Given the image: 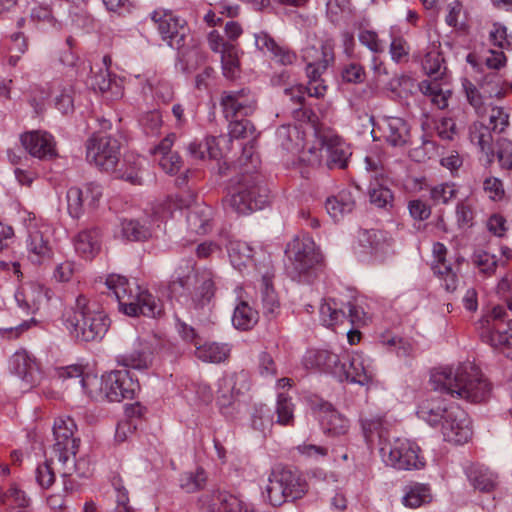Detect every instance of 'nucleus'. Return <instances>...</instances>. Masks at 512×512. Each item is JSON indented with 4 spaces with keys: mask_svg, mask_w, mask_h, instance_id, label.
<instances>
[{
    "mask_svg": "<svg viewBox=\"0 0 512 512\" xmlns=\"http://www.w3.org/2000/svg\"><path fill=\"white\" fill-rule=\"evenodd\" d=\"M430 384L435 391L472 403L484 402L491 395V384L480 368L471 362L434 369Z\"/></svg>",
    "mask_w": 512,
    "mask_h": 512,
    "instance_id": "nucleus-1",
    "label": "nucleus"
},
{
    "mask_svg": "<svg viewBox=\"0 0 512 512\" xmlns=\"http://www.w3.org/2000/svg\"><path fill=\"white\" fill-rule=\"evenodd\" d=\"M108 295H113L118 302L119 310L127 316L139 315L157 318L164 313L163 304L147 290L119 274H110L105 280Z\"/></svg>",
    "mask_w": 512,
    "mask_h": 512,
    "instance_id": "nucleus-2",
    "label": "nucleus"
},
{
    "mask_svg": "<svg viewBox=\"0 0 512 512\" xmlns=\"http://www.w3.org/2000/svg\"><path fill=\"white\" fill-rule=\"evenodd\" d=\"M65 325L76 339L98 341L107 333L110 319L103 310L90 304L84 295H79L74 310L65 318Z\"/></svg>",
    "mask_w": 512,
    "mask_h": 512,
    "instance_id": "nucleus-3",
    "label": "nucleus"
},
{
    "mask_svg": "<svg viewBox=\"0 0 512 512\" xmlns=\"http://www.w3.org/2000/svg\"><path fill=\"white\" fill-rule=\"evenodd\" d=\"M76 429V423L70 417H59L54 422V444L51 453L55 454L58 464L62 466V468H58L62 477L70 476L74 471L80 476H87L86 472L80 471V466L85 462L83 460L75 461L80 443V440L74 436Z\"/></svg>",
    "mask_w": 512,
    "mask_h": 512,
    "instance_id": "nucleus-4",
    "label": "nucleus"
},
{
    "mask_svg": "<svg viewBox=\"0 0 512 512\" xmlns=\"http://www.w3.org/2000/svg\"><path fill=\"white\" fill-rule=\"evenodd\" d=\"M312 53L320 54V58L310 61L306 67L307 77L309 79L308 85H295L285 89V94L290 97V100L296 104L303 105L305 96L321 98L325 95L327 87L324 81L320 78L326 71L328 66L334 61L332 49L326 45L321 46L320 51L315 48L307 49L304 58L308 60L312 57Z\"/></svg>",
    "mask_w": 512,
    "mask_h": 512,
    "instance_id": "nucleus-5",
    "label": "nucleus"
},
{
    "mask_svg": "<svg viewBox=\"0 0 512 512\" xmlns=\"http://www.w3.org/2000/svg\"><path fill=\"white\" fill-rule=\"evenodd\" d=\"M307 490L306 481L297 472L276 467L271 471L263 493L272 506H280L287 501L302 498Z\"/></svg>",
    "mask_w": 512,
    "mask_h": 512,
    "instance_id": "nucleus-6",
    "label": "nucleus"
},
{
    "mask_svg": "<svg viewBox=\"0 0 512 512\" xmlns=\"http://www.w3.org/2000/svg\"><path fill=\"white\" fill-rule=\"evenodd\" d=\"M287 273L298 281L306 280L321 261V254L310 237H296L285 249Z\"/></svg>",
    "mask_w": 512,
    "mask_h": 512,
    "instance_id": "nucleus-7",
    "label": "nucleus"
},
{
    "mask_svg": "<svg viewBox=\"0 0 512 512\" xmlns=\"http://www.w3.org/2000/svg\"><path fill=\"white\" fill-rule=\"evenodd\" d=\"M227 203L238 214H249L264 208L268 203V190L262 185L260 176L249 174L248 170L238 181L237 188Z\"/></svg>",
    "mask_w": 512,
    "mask_h": 512,
    "instance_id": "nucleus-8",
    "label": "nucleus"
},
{
    "mask_svg": "<svg viewBox=\"0 0 512 512\" xmlns=\"http://www.w3.org/2000/svg\"><path fill=\"white\" fill-rule=\"evenodd\" d=\"M191 285L195 286L193 301L196 307H203L211 301L215 292L212 272L209 270L195 272L193 263L186 261L175 271L170 289L176 292L178 288L188 289Z\"/></svg>",
    "mask_w": 512,
    "mask_h": 512,
    "instance_id": "nucleus-9",
    "label": "nucleus"
},
{
    "mask_svg": "<svg viewBox=\"0 0 512 512\" xmlns=\"http://www.w3.org/2000/svg\"><path fill=\"white\" fill-rule=\"evenodd\" d=\"M86 158L101 171H114L120 159V143L109 135L94 134L86 142Z\"/></svg>",
    "mask_w": 512,
    "mask_h": 512,
    "instance_id": "nucleus-10",
    "label": "nucleus"
},
{
    "mask_svg": "<svg viewBox=\"0 0 512 512\" xmlns=\"http://www.w3.org/2000/svg\"><path fill=\"white\" fill-rule=\"evenodd\" d=\"M420 452V447L415 442L405 438H397L381 448L385 462L398 470L423 468L425 461Z\"/></svg>",
    "mask_w": 512,
    "mask_h": 512,
    "instance_id": "nucleus-11",
    "label": "nucleus"
},
{
    "mask_svg": "<svg viewBox=\"0 0 512 512\" xmlns=\"http://www.w3.org/2000/svg\"><path fill=\"white\" fill-rule=\"evenodd\" d=\"M163 41L177 50L187 45L190 29L184 19L177 17L173 12L156 10L151 15Z\"/></svg>",
    "mask_w": 512,
    "mask_h": 512,
    "instance_id": "nucleus-12",
    "label": "nucleus"
},
{
    "mask_svg": "<svg viewBox=\"0 0 512 512\" xmlns=\"http://www.w3.org/2000/svg\"><path fill=\"white\" fill-rule=\"evenodd\" d=\"M105 397L109 402L134 398L140 386L129 370H115L104 376Z\"/></svg>",
    "mask_w": 512,
    "mask_h": 512,
    "instance_id": "nucleus-13",
    "label": "nucleus"
},
{
    "mask_svg": "<svg viewBox=\"0 0 512 512\" xmlns=\"http://www.w3.org/2000/svg\"><path fill=\"white\" fill-rule=\"evenodd\" d=\"M441 433L447 442L463 444L472 436L471 421L467 413L457 405H450L445 421L442 422Z\"/></svg>",
    "mask_w": 512,
    "mask_h": 512,
    "instance_id": "nucleus-14",
    "label": "nucleus"
},
{
    "mask_svg": "<svg viewBox=\"0 0 512 512\" xmlns=\"http://www.w3.org/2000/svg\"><path fill=\"white\" fill-rule=\"evenodd\" d=\"M102 194V187L95 182L87 183L83 188H69L66 194L69 215L73 218H79L84 213L85 208L95 209Z\"/></svg>",
    "mask_w": 512,
    "mask_h": 512,
    "instance_id": "nucleus-15",
    "label": "nucleus"
},
{
    "mask_svg": "<svg viewBox=\"0 0 512 512\" xmlns=\"http://www.w3.org/2000/svg\"><path fill=\"white\" fill-rule=\"evenodd\" d=\"M220 105L226 119L246 117L256 109V99L247 88L224 91L221 95Z\"/></svg>",
    "mask_w": 512,
    "mask_h": 512,
    "instance_id": "nucleus-16",
    "label": "nucleus"
},
{
    "mask_svg": "<svg viewBox=\"0 0 512 512\" xmlns=\"http://www.w3.org/2000/svg\"><path fill=\"white\" fill-rule=\"evenodd\" d=\"M152 354V344L146 339L135 337L127 349L117 356V362L124 367L143 370L151 364Z\"/></svg>",
    "mask_w": 512,
    "mask_h": 512,
    "instance_id": "nucleus-17",
    "label": "nucleus"
},
{
    "mask_svg": "<svg viewBox=\"0 0 512 512\" xmlns=\"http://www.w3.org/2000/svg\"><path fill=\"white\" fill-rule=\"evenodd\" d=\"M377 127L383 140L390 146L404 147L410 141L411 127L401 117L384 116L379 120Z\"/></svg>",
    "mask_w": 512,
    "mask_h": 512,
    "instance_id": "nucleus-18",
    "label": "nucleus"
},
{
    "mask_svg": "<svg viewBox=\"0 0 512 512\" xmlns=\"http://www.w3.org/2000/svg\"><path fill=\"white\" fill-rule=\"evenodd\" d=\"M25 251L27 259L36 265L50 261L53 256L49 237L35 226L28 229Z\"/></svg>",
    "mask_w": 512,
    "mask_h": 512,
    "instance_id": "nucleus-19",
    "label": "nucleus"
},
{
    "mask_svg": "<svg viewBox=\"0 0 512 512\" xmlns=\"http://www.w3.org/2000/svg\"><path fill=\"white\" fill-rule=\"evenodd\" d=\"M320 142L326 144L325 166L329 169H345L352 155L350 146L330 130H326L325 136Z\"/></svg>",
    "mask_w": 512,
    "mask_h": 512,
    "instance_id": "nucleus-20",
    "label": "nucleus"
},
{
    "mask_svg": "<svg viewBox=\"0 0 512 512\" xmlns=\"http://www.w3.org/2000/svg\"><path fill=\"white\" fill-rule=\"evenodd\" d=\"M304 367L308 370H319L341 376L344 370L340 357L328 350L310 349L302 360Z\"/></svg>",
    "mask_w": 512,
    "mask_h": 512,
    "instance_id": "nucleus-21",
    "label": "nucleus"
},
{
    "mask_svg": "<svg viewBox=\"0 0 512 512\" xmlns=\"http://www.w3.org/2000/svg\"><path fill=\"white\" fill-rule=\"evenodd\" d=\"M21 143L25 150L33 157L46 159L56 155L53 137L47 132H26L21 135Z\"/></svg>",
    "mask_w": 512,
    "mask_h": 512,
    "instance_id": "nucleus-22",
    "label": "nucleus"
},
{
    "mask_svg": "<svg viewBox=\"0 0 512 512\" xmlns=\"http://www.w3.org/2000/svg\"><path fill=\"white\" fill-rule=\"evenodd\" d=\"M107 56L103 57L104 67H100L98 71L91 68V75L87 80V84L94 90L104 94L108 100L121 98L123 95L121 86L113 79L108 71Z\"/></svg>",
    "mask_w": 512,
    "mask_h": 512,
    "instance_id": "nucleus-23",
    "label": "nucleus"
},
{
    "mask_svg": "<svg viewBox=\"0 0 512 512\" xmlns=\"http://www.w3.org/2000/svg\"><path fill=\"white\" fill-rule=\"evenodd\" d=\"M203 512H242L243 502L226 491H213L200 498Z\"/></svg>",
    "mask_w": 512,
    "mask_h": 512,
    "instance_id": "nucleus-24",
    "label": "nucleus"
},
{
    "mask_svg": "<svg viewBox=\"0 0 512 512\" xmlns=\"http://www.w3.org/2000/svg\"><path fill=\"white\" fill-rule=\"evenodd\" d=\"M176 135L171 133L167 135L158 145L151 149V154L158 161L162 170L170 175L178 173L182 167V159L177 152H172Z\"/></svg>",
    "mask_w": 512,
    "mask_h": 512,
    "instance_id": "nucleus-25",
    "label": "nucleus"
},
{
    "mask_svg": "<svg viewBox=\"0 0 512 512\" xmlns=\"http://www.w3.org/2000/svg\"><path fill=\"white\" fill-rule=\"evenodd\" d=\"M10 369L28 388L35 385L38 380V364L35 357L26 350H20L13 354L10 360Z\"/></svg>",
    "mask_w": 512,
    "mask_h": 512,
    "instance_id": "nucleus-26",
    "label": "nucleus"
},
{
    "mask_svg": "<svg viewBox=\"0 0 512 512\" xmlns=\"http://www.w3.org/2000/svg\"><path fill=\"white\" fill-rule=\"evenodd\" d=\"M349 365H344V370L341 373V376L344 375L347 380L352 383H356L359 385H366L372 381L373 371L371 369L370 363H368V359L362 354L355 352L348 357Z\"/></svg>",
    "mask_w": 512,
    "mask_h": 512,
    "instance_id": "nucleus-27",
    "label": "nucleus"
},
{
    "mask_svg": "<svg viewBox=\"0 0 512 512\" xmlns=\"http://www.w3.org/2000/svg\"><path fill=\"white\" fill-rule=\"evenodd\" d=\"M237 380L238 377L232 375L223 378L220 382L217 403L223 414L232 415L231 410H238L240 408L238 396L241 393V388L236 386Z\"/></svg>",
    "mask_w": 512,
    "mask_h": 512,
    "instance_id": "nucleus-28",
    "label": "nucleus"
},
{
    "mask_svg": "<svg viewBox=\"0 0 512 512\" xmlns=\"http://www.w3.org/2000/svg\"><path fill=\"white\" fill-rule=\"evenodd\" d=\"M448 409L442 399L439 397H431L421 401L417 408L418 418L425 421L430 426H442V422L445 421Z\"/></svg>",
    "mask_w": 512,
    "mask_h": 512,
    "instance_id": "nucleus-29",
    "label": "nucleus"
},
{
    "mask_svg": "<svg viewBox=\"0 0 512 512\" xmlns=\"http://www.w3.org/2000/svg\"><path fill=\"white\" fill-rule=\"evenodd\" d=\"M320 422L324 433L339 436L344 435L349 430V420L337 412L331 404L323 402L320 404Z\"/></svg>",
    "mask_w": 512,
    "mask_h": 512,
    "instance_id": "nucleus-30",
    "label": "nucleus"
},
{
    "mask_svg": "<svg viewBox=\"0 0 512 512\" xmlns=\"http://www.w3.org/2000/svg\"><path fill=\"white\" fill-rule=\"evenodd\" d=\"M228 139L225 135L220 137H207L202 141L194 140L189 143L187 152L190 157L196 160H203L207 156L211 159H217L222 156L221 144H226Z\"/></svg>",
    "mask_w": 512,
    "mask_h": 512,
    "instance_id": "nucleus-31",
    "label": "nucleus"
},
{
    "mask_svg": "<svg viewBox=\"0 0 512 512\" xmlns=\"http://www.w3.org/2000/svg\"><path fill=\"white\" fill-rule=\"evenodd\" d=\"M256 47L271 54L273 60L281 65H291L296 60V54L285 46H279L273 38L266 33L255 35Z\"/></svg>",
    "mask_w": 512,
    "mask_h": 512,
    "instance_id": "nucleus-32",
    "label": "nucleus"
},
{
    "mask_svg": "<svg viewBox=\"0 0 512 512\" xmlns=\"http://www.w3.org/2000/svg\"><path fill=\"white\" fill-rule=\"evenodd\" d=\"M212 208L204 203H196L189 208L186 216L188 229L195 234L203 235L211 228Z\"/></svg>",
    "mask_w": 512,
    "mask_h": 512,
    "instance_id": "nucleus-33",
    "label": "nucleus"
},
{
    "mask_svg": "<svg viewBox=\"0 0 512 512\" xmlns=\"http://www.w3.org/2000/svg\"><path fill=\"white\" fill-rule=\"evenodd\" d=\"M469 139L476 145L480 152L487 157L490 164L494 160L493 136L488 126L480 121H475L469 126Z\"/></svg>",
    "mask_w": 512,
    "mask_h": 512,
    "instance_id": "nucleus-34",
    "label": "nucleus"
},
{
    "mask_svg": "<svg viewBox=\"0 0 512 512\" xmlns=\"http://www.w3.org/2000/svg\"><path fill=\"white\" fill-rule=\"evenodd\" d=\"M466 475L474 489L480 492H492L498 485L497 474L483 465H471L467 468Z\"/></svg>",
    "mask_w": 512,
    "mask_h": 512,
    "instance_id": "nucleus-35",
    "label": "nucleus"
},
{
    "mask_svg": "<svg viewBox=\"0 0 512 512\" xmlns=\"http://www.w3.org/2000/svg\"><path fill=\"white\" fill-rule=\"evenodd\" d=\"M74 245L76 251L82 257L87 259L93 258L101 249V232L99 228L92 227L80 231L75 238Z\"/></svg>",
    "mask_w": 512,
    "mask_h": 512,
    "instance_id": "nucleus-36",
    "label": "nucleus"
},
{
    "mask_svg": "<svg viewBox=\"0 0 512 512\" xmlns=\"http://www.w3.org/2000/svg\"><path fill=\"white\" fill-rule=\"evenodd\" d=\"M356 205L355 197L350 190H342L337 195L326 200L325 207L328 214L335 220H341L351 213Z\"/></svg>",
    "mask_w": 512,
    "mask_h": 512,
    "instance_id": "nucleus-37",
    "label": "nucleus"
},
{
    "mask_svg": "<svg viewBox=\"0 0 512 512\" xmlns=\"http://www.w3.org/2000/svg\"><path fill=\"white\" fill-rule=\"evenodd\" d=\"M325 132L326 130H317L312 145L307 150H300V163L311 168H317L325 164L326 144L320 142L324 138Z\"/></svg>",
    "mask_w": 512,
    "mask_h": 512,
    "instance_id": "nucleus-38",
    "label": "nucleus"
},
{
    "mask_svg": "<svg viewBox=\"0 0 512 512\" xmlns=\"http://www.w3.org/2000/svg\"><path fill=\"white\" fill-rule=\"evenodd\" d=\"M231 352V347L226 343L206 342L195 348L197 359L207 363H221L226 361Z\"/></svg>",
    "mask_w": 512,
    "mask_h": 512,
    "instance_id": "nucleus-39",
    "label": "nucleus"
},
{
    "mask_svg": "<svg viewBox=\"0 0 512 512\" xmlns=\"http://www.w3.org/2000/svg\"><path fill=\"white\" fill-rule=\"evenodd\" d=\"M506 328L498 326L496 328H479L480 337L485 342L497 349H506L512 347V334L508 330H512V320H508L505 324Z\"/></svg>",
    "mask_w": 512,
    "mask_h": 512,
    "instance_id": "nucleus-40",
    "label": "nucleus"
},
{
    "mask_svg": "<svg viewBox=\"0 0 512 512\" xmlns=\"http://www.w3.org/2000/svg\"><path fill=\"white\" fill-rule=\"evenodd\" d=\"M277 141L281 148L290 154H297L303 147V135L296 126L283 125L277 129Z\"/></svg>",
    "mask_w": 512,
    "mask_h": 512,
    "instance_id": "nucleus-41",
    "label": "nucleus"
},
{
    "mask_svg": "<svg viewBox=\"0 0 512 512\" xmlns=\"http://www.w3.org/2000/svg\"><path fill=\"white\" fill-rule=\"evenodd\" d=\"M432 501V493L429 485L412 483L404 487L402 503L409 508H418Z\"/></svg>",
    "mask_w": 512,
    "mask_h": 512,
    "instance_id": "nucleus-42",
    "label": "nucleus"
},
{
    "mask_svg": "<svg viewBox=\"0 0 512 512\" xmlns=\"http://www.w3.org/2000/svg\"><path fill=\"white\" fill-rule=\"evenodd\" d=\"M361 241L369 244L371 253L379 260H383L393 252L392 240L388 239L381 231H366Z\"/></svg>",
    "mask_w": 512,
    "mask_h": 512,
    "instance_id": "nucleus-43",
    "label": "nucleus"
},
{
    "mask_svg": "<svg viewBox=\"0 0 512 512\" xmlns=\"http://www.w3.org/2000/svg\"><path fill=\"white\" fill-rule=\"evenodd\" d=\"M231 264L238 270L247 266L253 258L254 249L241 240H230L227 246Z\"/></svg>",
    "mask_w": 512,
    "mask_h": 512,
    "instance_id": "nucleus-44",
    "label": "nucleus"
},
{
    "mask_svg": "<svg viewBox=\"0 0 512 512\" xmlns=\"http://www.w3.org/2000/svg\"><path fill=\"white\" fill-rule=\"evenodd\" d=\"M258 322V312L242 301L234 309L232 323L236 329L249 330Z\"/></svg>",
    "mask_w": 512,
    "mask_h": 512,
    "instance_id": "nucleus-45",
    "label": "nucleus"
},
{
    "mask_svg": "<svg viewBox=\"0 0 512 512\" xmlns=\"http://www.w3.org/2000/svg\"><path fill=\"white\" fill-rule=\"evenodd\" d=\"M42 297L41 289L36 286L23 287L15 294V299L19 307L26 313H35V311L39 309Z\"/></svg>",
    "mask_w": 512,
    "mask_h": 512,
    "instance_id": "nucleus-46",
    "label": "nucleus"
},
{
    "mask_svg": "<svg viewBox=\"0 0 512 512\" xmlns=\"http://www.w3.org/2000/svg\"><path fill=\"white\" fill-rule=\"evenodd\" d=\"M422 66L425 73L432 78L431 81H438L439 79H442L446 73L444 59L436 48H433L426 53Z\"/></svg>",
    "mask_w": 512,
    "mask_h": 512,
    "instance_id": "nucleus-47",
    "label": "nucleus"
},
{
    "mask_svg": "<svg viewBox=\"0 0 512 512\" xmlns=\"http://www.w3.org/2000/svg\"><path fill=\"white\" fill-rule=\"evenodd\" d=\"M419 88L424 95L431 98V102L439 109H444L448 106L450 91L444 90L438 81L424 80L419 84Z\"/></svg>",
    "mask_w": 512,
    "mask_h": 512,
    "instance_id": "nucleus-48",
    "label": "nucleus"
},
{
    "mask_svg": "<svg viewBox=\"0 0 512 512\" xmlns=\"http://www.w3.org/2000/svg\"><path fill=\"white\" fill-rule=\"evenodd\" d=\"M319 312L323 325L327 327L342 324L346 320L345 309L338 308V305L334 300H325L321 304Z\"/></svg>",
    "mask_w": 512,
    "mask_h": 512,
    "instance_id": "nucleus-49",
    "label": "nucleus"
},
{
    "mask_svg": "<svg viewBox=\"0 0 512 512\" xmlns=\"http://www.w3.org/2000/svg\"><path fill=\"white\" fill-rule=\"evenodd\" d=\"M261 298L265 315L273 317L279 308V301L271 278L267 275L261 279Z\"/></svg>",
    "mask_w": 512,
    "mask_h": 512,
    "instance_id": "nucleus-50",
    "label": "nucleus"
},
{
    "mask_svg": "<svg viewBox=\"0 0 512 512\" xmlns=\"http://www.w3.org/2000/svg\"><path fill=\"white\" fill-rule=\"evenodd\" d=\"M77 382L83 392L91 399L97 401L106 400L104 376L102 378H98L96 375L86 374L84 377H81L80 380H77Z\"/></svg>",
    "mask_w": 512,
    "mask_h": 512,
    "instance_id": "nucleus-51",
    "label": "nucleus"
},
{
    "mask_svg": "<svg viewBox=\"0 0 512 512\" xmlns=\"http://www.w3.org/2000/svg\"><path fill=\"white\" fill-rule=\"evenodd\" d=\"M231 120L229 134L226 136L228 140L230 137L235 139H248L249 143L256 142L258 133L255 126L249 120Z\"/></svg>",
    "mask_w": 512,
    "mask_h": 512,
    "instance_id": "nucleus-52",
    "label": "nucleus"
},
{
    "mask_svg": "<svg viewBox=\"0 0 512 512\" xmlns=\"http://www.w3.org/2000/svg\"><path fill=\"white\" fill-rule=\"evenodd\" d=\"M58 468H62V466L58 464L55 454L51 453L50 458L37 467L36 479L39 485L43 488H49L54 483L55 473L59 474Z\"/></svg>",
    "mask_w": 512,
    "mask_h": 512,
    "instance_id": "nucleus-53",
    "label": "nucleus"
},
{
    "mask_svg": "<svg viewBox=\"0 0 512 512\" xmlns=\"http://www.w3.org/2000/svg\"><path fill=\"white\" fill-rule=\"evenodd\" d=\"M220 54L224 76L228 79H234L240 67L237 47L234 44L228 45Z\"/></svg>",
    "mask_w": 512,
    "mask_h": 512,
    "instance_id": "nucleus-54",
    "label": "nucleus"
},
{
    "mask_svg": "<svg viewBox=\"0 0 512 512\" xmlns=\"http://www.w3.org/2000/svg\"><path fill=\"white\" fill-rule=\"evenodd\" d=\"M121 235L129 241H142L150 236L149 229L134 219H123L121 221Z\"/></svg>",
    "mask_w": 512,
    "mask_h": 512,
    "instance_id": "nucleus-55",
    "label": "nucleus"
},
{
    "mask_svg": "<svg viewBox=\"0 0 512 512\" xmlns=\"http://www.w3.org/2000/svg\"><path fill=\"white\" fill-rule=\"evenodd\" d=\"M496 152L500 168L504 170L508 177L512 178V141L500 137L496 140Z\"/></svg>",
    "mask_w": 512,
    "mask_h": 512,
    "instance_id": "nucleus-56",
    "label": "nucleus"
},
{
    "mask_svg": "<svg viewBox=\"0 0 512 512\" xmlns=\"http://www.w3.org/2000/svg\"><path fill=\"white\" fill-rule=\"evenodd\" d=\"M275 413L277 414L276 423L286 426L294 422V404L285 394H279L277 398Z\"/></svg>",
    "mask_w": 512,
    "mask_h": 512,
    "instance_id": "nucleus-57",
    "label": "nucleus"
},
{
    "mask_svg": "<svg viewBox=\"0 0 512 512\" xmlns=\"http://www.w3.org/2000/svg\"><path fill=\"white\" fill-rule=\"evenodd\" d=\"M206 474L203 469H197L196 472H185L180 476L179 483L182 490L187 493H193L204 487L206 483Z\"/></svg>",
    "mask_w": 512,
    "mask_h": 512,
    "instance_id": "nucleus-58",
    "label": "nucleus"
},
{
    "mask_svg": "<svg viewBox=\"0 0 512 512\" xmlns=\"http://www.w3.org/2000/svg\"><path fill=\"white\" fill-rule=\"evenodd\" d=\"M472 261L479 269V272L485 276H492L499 264L496 255L486 251H478L473 254Z\"/></svg>",
    "mask_w": 512,
    "mask_h": 512,
    "instance_id": "nucleus-59",
    "label": "nucleus"
},
{
    "mask_svg": "<svg viewBox=\"0 0 512 512\" xmlns=\"http://www.w3.org/2000/svg\"><path fill=\"white\" fill-rule=\"evenodd\" d=\"M510 114L500 106H493L489 114V128L492 133H504L510 125Z\"/></svg>",
    "mask_w": 512,
    "mask_h": 512,
    "instance_id": "nucleus-60",
    "label": "nucleus"
},
{
    "mask_svg": "<svg viewBox=\"0 0 512 512\" xmlns=\"http://www.w3.org/2000/svg\"><path fill=\"white\" fill-rule=\"evenodd\" d=\"M456 194L455 185L450 183H441L430 189V198L435 204H447Z\"/></svg>",
    "mask_w": 512,
    "mask_h": 512,
    "instance_id": "nucleus-61",
    "label": "nucleus"
},
{
    "mask_svg": "<svg viewBox=\"0 0 512 512\" xmlns=\"http://www.w3.org/2000/svg\"><path fill=\"white\" fill-rule=\"evenodd\" d=\"M484 193L492 201H501L505 198L504 184L501 179L489 176L483 180Z\"/></svg>",
    "mask_w": 512,
    "mask_h": 512,
    "instance_id": "nucleus-62",
    "label": "nucleus"
},
{
    "mask_svg": "<svg viewBox=\"0 0 512 512\" xmlns=\"http://www.w3.org/2000/svg\"><path fill=\"white\" fill-rule=\"evenodd\" d=\"M507 316V311L503 306H495L489 313L484 315L479 320V328H496L498 326H504V319Z\"/></svg>",
    "mask_w": 512,
    "mask_h": 512,
    "instance_id": "nucleus-63",
    "label": "nucleus"
},
{
    "mask_svg": "<svg viewBox=\"0 0 512 512\" xmlns=\"http://www.w3.org/2000/svg\"><path fill=\"white\" fill-rule=\"evenodd\" d=\"M370 202L378 208L392 207L393 194L390 189L384 186H377L369 190Z\"/></svg>",
    "mask_w": 512,
    "mask_h": 512,
    "instance_id": "nucleus-64",
    "label": "nucleus"
}]
</instances>
